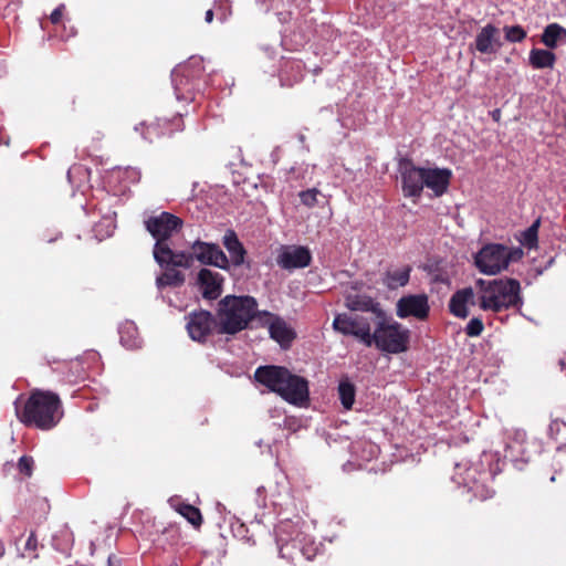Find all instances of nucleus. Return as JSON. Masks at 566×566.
<instances>
[{
  "label": "nucleus",
  "mask_w": 566,
  "mask_h": 566,
  "mask_svg": "<svg viewBox=\"0 0 566 566\" xmlns=\"http://www.w3.org/2000/svg\"><path fill=\"white\" fill-rule=\"evenodd\" d=\"M504 464L505 460H501L497 452L484 451L476 463H455L452 481L467 489L473 497L484 501L494 493L486 483L502 471Z\"/></svg>",
  "instance_id": "nucleus-1"
},
{
  "label": "nucleus",
  "mask_w": 566,
  "mask_h": 566,
  "mask_svg": "<svg viewBox=\"0 0 566 566\" xmlns=\"http://www.w3.org/2000/svg\"><path fill=\"white\" fill-rule=\"evenodd\" d=\"M304 528L305 524L297 515L277 523L274 533L281 558L295 562L298 557H304L312 560L318 554L322 544L316 543Z\"/></svg>",
  "instance_id": "nucleus-2"
},
{
  "label": "nucleus",
  "mask_w": 566,
  "mask_h": 566,
  "mask_svg": "<svg viewBox=\"0 0 566 566\" xmlns=\"http://www.w3.org/2000/svg\"><path fill=\"white\" fill-rule=\"evenodd\" d=\"M475 291L479 306L483 311L499 313L509 308L521 310L523 304L521 284L515 279H478Z\"/></svg>",
  "instance_id": "nucleus-3"
},
{
  "label": "nucleus",
  "mask_w": 566,
  "mask_h": 566,
  "mask_svg": "<svg viewBox=\"0 0 566 566\" xmlns=\"http://www.w3.org/2000/svg\"><path fill=\"white\" fill-rule=\"evenodd\" d=\"M258 382L279 394L287 402L302 406L308 400V382L280 366H260L254 373Z\"/></svg>",
  "instance_id": "nucleus-4"
},
{
  "label": "nucleus",
  "mask_w": 566,
  "mask_h": 566,
  "mask_svg": "<svg viewBox=\"0 0 566 566\" xmlns=\"http://www.w3.org/2000/svg\"><path fill=\"white\" fill-rule=\"evenodd\" d=\"M17 415L25 424H33L42 430L54 428L62 418L61 401L57 395L35 390L21 410L15 402Z\"/></svg>",
  "instance_id": "nucleus-5"
},
{
  "label": "nucleus",
  "mask_w": 566,
  "mask_h": 566,
  "mask_svg": "<svg viewBox=\"0 0 566 566\" xmlns=\"http://www.w3.org/2000/svg\"><path fill=\"white\" fill-rule=\"evenodd\" d=\"M258 303L252 296L227 295L219 302L218 331L221 334L234 335L244 328L258 315Z\"/></svg>",
  "instance_id": "nucleus-6"
},
{
  "label": "nucleus",
  "mask_w": 566,
  "mask_h": 566,
  "mask_svg": "<svg viewBox=\"0 0 566 566\" xmlns=\"http://www.w3.org/2000/svg\"><path fill=\"white\" fill-rule=\"evenodd\" d=\"M145 227L156 240L154 247L155 261L160 268H168L177 251L172 250L167 241L182 227V220L164 211L145 220Z\"/></svg>",
  "instance_id": "nucleus-7"
},
{
  "label": "nucleus",
  "mask_w": 566,
  "mask_h": 566,
  "mask_svg": "<svg viewBox=\"0 0 566 566\" xmlns=\"http://www.w3.org/2000/svg\"><path fill=\"white\" fill-rule=\"evenodd\" d=\"M195 261L203 265H211L222 270L230 269L229 258L217 243L196 240L190 251H177L169 266L190 269Z\"/></svg>",
  "instance_id": "nucleus-8"
},
{
  "label": "nucleus",
  "mask_w": 566,
  "mask_h": 566,
  "mask_svg": "<svg viewBox=\"0 0 566 566\" xmlns=\"http://www.w3.org/2000/svg\"><path fill=\"white\" fill-rule=\"evenodd\" d=\"M523 256L521 248H512L502 243H486L473 255L475 268L485 275H496L506 270L511 262Z\"/></svg>",
  "instance_id": "nucleus-9"
},
{
  "label": "nucleus",
  "mask_w": 566,
  "mask_h": 566,
  "mask_svg": "<svg viewBox=\"0 0 566 566\" xmlns=\"http://www.w3.org/2000/svg\"><path fill=\"white\" fill-rule=\"evenodd\" d=\"M410 331L392 318H378L371 332L370 346L375 345L381 353L401 354L408 350Z\"/></svg>",
  "instance_id": "nucleus-10"
},
{
  "label": "nucleus",
  "mask_w": 566,
  "mask_h": 566,
  "mask_svg": "<svg viewBox=\"0 0 566 566\" xmlns=\"http://www.w3.org/2000/svg\"><path fill=\"white\" fill-rule=\"evenodd\" d=\"M203 60L191 56L186 63L179 64L171 72V83L178 101L191 102L199 91V75L205 71Z\"/></svg>",
  "instance_id": "nucleus-11"
},
{
  "label": "nucleus",
  "mask_w": 566,
  "mask_h": 566,
  "mask_svg": "<svg viewBox=\"0 0 566 566\" xmlns=\"http://www.w3.org/2000/svg\"><path fill=\"white\" fill-rule=\"evenodd\" d=\"M332 326L335 332L344 336H352L366 347H370L371 324L368 317L340 313L334 317Z\"/></svg>",
  "instance_id": "nucleus-12"
},
{
  "label": "nucleus",
  "mask_w": 566,
  "mask_h": 566,
  "mask_svg": "<svg viewBox=\"0 0 566 566\" xmlns=\"http://www.w3.org/2000/svg\"><path fill=\"white\" fill-rule=\"evenodd\" d=\"M401 179V190L405 197L416 203L422 195L424 184V167H418L411 159L402 158L398 163Z\"/></svg>",
  "instance_id": "nucleus-13"
},
{
  "label": "nucleus",
  "mask_w": 566,
  "mask_h": 566,
  "mask_svg": "<svg viewBox=\"0 0 566 566\" xmlns=\"http://www.w3.org/2000/svg\"><path fill=\"white\" fill-rule=\"evenodd\" d=\"M430 314L429 297L426 293L406 294L396 303V315L401 319L426 321Z\"/></svg>",
  "instance_id": "nucleus-14"
},
{
  "label": "nucleus",
  "mask_w": 566,
  "mask_h": 566,
  "mask_svg": "<svg viewBox=\"0 0 566 566\" xmlns=\"http://www.w3.org/2000/svg\"><path fill=\"white\" fill-rule=\"evenodd\" d=\"M259 321L262 325L268 326L270 337L282 348H289L296 337L294 329L277 315L263 311L259 313Z\"/></svg>",
  "instance_id": "nucleus-15"
},
{
  "label": "nucleus",
  "mask_w": 566,
  "mask_h": 566,
  "mask_svg": "<svg viewBox=\"0 0 566 566\" xmlns=\"http://www.w3.org/2000/svg\"><path fill=\"white\" fill-rule=\"evenodd\" d=\"M312 262V253L304 245H282L276 256V264L286 271L307 268Z\"/></svg>",
  "instance_id": "nucleus-16"
},
{
  "label": "nucleus",
  "mask_w": 566,
  "mask_h": 566,
  "mask_svg": "<svg viewBox=\"0 0 566 566\" xmlns=\"http://www.w3.org/2000/svg\"><path fill=\"white\" fill-rule=\"evenodd\" d=\"M502 44L500 29L492 23H488L479 30L474 42L470 45V50L492 55L499 52Z\"/></svg>",
  "instance_id": "nucleus-17"
},
{
  "label": "nucleus",
  "mask_w": 566,
  "mask_h": 566,
  "mask_svg": "<svg viewBox=\"0 0 566 566\" xmlns=\"http://www.w3.org/2000/svg\"><path fill=\"white\" fill-rule=\"evenodd\" d=\"M224 277L217 271L202 268L197 273L196 284L203 298L213 301L223 292Z\"/></svg>",
  "instance_id": "nucleus-18"
},
{
  "label": "nucleus",
  "mask_w": 566,
  "mask_h": 566,
  "mask_svg": "<svg viewBox=\"0 0 566 566\" xmlns=\"http://www.w3.org/2000/svg\"><path fill=\"white\" fill-rule=\"evenodd\" d=\"M216 326L217 322L212 314L208 311H200L189 315L187 331L193 340L203 342Z\"/></svg>",
  "instance_id": "nucleus-19"
},
{
  "label": "nucleus",
  "mask_w": 566,
  "mask_h": 566,
  "mask_svg": "<svg viewBox=\"0 0 566 566\" xmlns=\"http://www.w3.org/2000/svg\"><path fill=\"white\" fill-rule=\"evenodd\" d=\"M526 432L516 429L509 436V441L505 447L504 459H509L515 468L522 469L520 464L528 461V453L526 450Z\"/></svg>",
  "instance_id": "nucleus-20"
},
{
  "label": "nucleus",
  "mask_w": 566,
  "mask_h": 566,
  "mask_svg": "<svg viewBox=\"0 0 566 566\" xmlns=\"http://www.w3.org/2000/svg\"><path fill=\"white\" fill-rule=\"evenodd\" d=\"M451 178L452 171L449 168H424V188L431 190L434 197H441L447 192Z\"/></svg>",
  "instance_id": "nucleus-21"
},
{
  "label": "nucleus",
  "mask_w": 566,
  "mask_h": 566,
  "mask_svg": "<svg viewBox=\"0 0 566 566\" xmlns=\"http://www.w3.org/2000/svg\"><path fill=\"white\" fill-rule=\"evenodd\" d=\"M478 302L475 287H464L452 294L449 301L450 313L458 318H467L470 314L469 306Z\"/></svg>",
  "instance_id": "nucleus-22"
},
{
  "label": "nucleus",
  "mask_w": 566,
  "mask_h": 566,
  "mask_svg": "<svg viewBox=\"0 0 566 566\" xmlns=\"http://www.w3.org/2000/svg\"><path fill=\"white\" fill-rule=\"evenodd\" d=\"M345 305L352 312L373 313L377 318H385V311L380 303L366 294H347Z\"/></svg>",
  "instance_id": "nucleus-23"
},
{
  "label": "nucleus",
  "mask_w": 566,
  "mask_h": 566,
  "mask_svg": "<svg viewBox=\"0 0 566 566\" xmlns=\"http://www.w3.org/2000/svg\"><path fill=\"white\" fill-rule=\"evenodd\" d=\"M222 243L229 252L230 265L235 268L243 265L245 262L247 250L240 242L237 233L231 229L227 230L223 235Z\"/></svg>",
  "instance_id": "nucleus-24"
},
{
  "label": "nucleus",
  "mask_w": 566,
  "mask_h": 566,
  "mask_svg": "<svg viewBox=\"0 0 566 566\" xmlns=\"http://www.w3.org/2000/svg\"><path fill=\"white\" fill-rule=\"evenodd\" d=\"M411 268L405 265L396 269H388L382 276V284L389 290L403 287L409 283Z\"/></svg>",
  "instance_id": "nucleus-25"
},
{
  "label": "nucleus",
  "mask_w": 566,
  "mask_h": 566,
  "mask_svg": "<svg viewBox=\"0 0 566 566\" xmlns=\"http://www.w3.org/2000/svg\"><path fill=\"white\" fill-rule=\"evenodd\" d=\"M541 41L548 49H555L560 44H566V29L558 23H549L545 27L541 35Z\"/></svg>",
  "instance_id": "nucleus-26"
},
{
  "label": "nucleus",
  "mask_w": 566,
  "mask_h": 566,
  "mask_svg": "<svg viewBox=\"0 0 566 566\" xmlns=\"http://www.w3.org/2000/svg\"><path fill=\"white\" fill-rule=\"evenodd\" d=\"M120 344L127 349L140 347L142 339L136 324L133 321H126L118 327Z\"/></svg>",
  "instance_id": "nucleus-27"
},
{
  "label": "nucleus",
  "mask_w": 566,
  "mask_h": 566,
  "mask_svg": "<svg viewBox=\"0 0 566 566\" xmlns=\"http://www.w3.org/2000/svg\"><path fill=\"white\" fill-rule=\"evenodd\" d=\"M171 507H174L180 515H182L190 524L198 527L202 523V516L196 506L182 503L178 497L169 500Z\"/></svg>",
  "instance_id": "nucleus-28"
},
{
  "label": "nucleus",
  "mask_w": 566,
  "mask_h": 566,
  "mask_svg": "<svg viewBox=\"0 0 566 566\" xmlns=\"http://www.w3.org/2000/svg\"><path fill=\"white\" fill-rule=\"evenodd\" d=\"M528 60L536 70L552 69L556 62V55L549 50L532 49Z\"/></svg>",
  "instance_id": "nucleus-29"
},
{
  "label": "nucleus",
  "mask_w": 566,
  "mask_h": 566,
  "mask_svg": "<svg viewBox=\"0 0 566 566\" xmlns=\"http://www.w3.org/2000/svg\"><path fill=\"white\" fill-rule=\"evenodd\" d=\"M337 391L338 399L343 408L346 410H350L353 408L356 397L355 385L348 378H344L339 381Z\"/></svg>",
  "instance_id": "nucleus-30"
},
{
  "label": "nucleus",
  "mask_w": 566,
  "mask_h": 566,
  "mask_svg": "<svg viewBox=\"0 0 566 566\" xmlns=\"http://www.w3.org/2000/svg\"><path fill=\"white\" fill-rule=\"evenodd\" d=\"M74 543L73 534L67 530H61L52 537V546L62 554H69Z\"/></svg>",
  "instance_id": "nucleus-31"
},
{
  "label": "nucleus",
  "mask_w": 566,
  "mask_h": 566,
  "mask_svg": "<svg viewBox=\"0 0 566 566\" xmlns=\"http://www.w3.org/2000/svg\"><path fill=\"white\" fill-rule=\"evenodd\" d=\"M185 282V275L177 270H168L156 280V285L160 290L165 286H180Z\"/></svg>",
  "instance_id": "nucleus-32"
},
{
  "label": "nucleus",
  "mask_w": 566,
  "mask_h": 566,
  "mask_svg": "<svg viewBox=\"0 0 566 566\" xmlns=\"http://www.w3.org/2000/svg\"><path fill=\"white\" fill-rule=\"evenodd\" d=\"M301 203L306 208H314L319 202V197H323L322 192L317 188H311L303 190L298 193Z\"/></svg>",
  "instance_id": "nucleus-33"
},
{
  "label": "nucleus",
  "mask_w": 566,
  "mask_h": 566,
  "mask_svg": "<svg viewBox=\"0 0 566 566\" xmlns=\"http://www.w3.org/2000/svg\"><path fill=\"white\" fill-rule=\"evenodd\" d=\"M505 40L511 43H520L526 36V31L521 25H505L503 28Z\"/></svg>",
  "instance_id": "nucleus-34"
},
{
  "label": "nucleus",
  "mask_w": 566,
  "mask_h": 566,
  "mask_svg": "<svg viewBox=\"0 0 566 566\" xmlns=\"http://www.w3.org/2000/svg\"><path fill=\"white\" fill-rule=\"evenodd\" d=\"M551 438L560 443H566V422L553 420L548 427Z\"/></svg>",
  "instance_id": "nucleus-35"
},
{
  "label": "nucleus",
  "mask_w": 566,
  "mask_h": 566,
  "mask_svg": "<svg viewBox=\"0 0 566 566\" xmlns=\"http://www.w3.org/2000/svg\"><path fill=\"white\" fill-rule=\"evenodd\" d=\"M538 227H539V219L533 222L531 227H528L524 233H523V240L522 243L527 247L528 249H532L537 243V233H538Z\"/></svg>",
  "instance_id": "nucleus-36"
},
{
  "label": "nucleus",
  "mask_w": 566,
  "mask_h": 566,
  "mask_svg": "<svg viewBox=\"0 0 566 566\" xmlns=\"http://www.w3.org/2000/svg\"><path fill=\"white\" fill-rule=\"evenodd\" d=\"M484 325L481 318L473 317L469 321L465 327V334L470 337L480 336L483 332Z\"/></svg>",
  "instance_id": "nucleus-37"
},
{
  "label": "nucleus",
  "mask_w": 566,
  "mask_h": 566,
  "mask_svg": "<svg viewBox=\"0 0 566 566\" xmlns=\"http://www.w3.org/2000/svg\"><path fill=\"white\" fill-rule=\"evenodd\" d=\"M34 460L30 455H22L18 461V470L25 476H31L33 472Z\"/></svg>",
  "instance_id": "nucleus-38"
},
{
  "label": "nucleus",
  "mask_w": 566,
  "mask_h": 566,
  "mask_svg": "<svg viewBox=\"0 0 566 566\" xmlns=\"http://www.w3.org/2000/svg\"><path fill=\"white\" fill-rule=\"evenodd\" d=\"M87 175L88 170L81 165H74L67 170V179L71 184H73L75 176L86 177Z\"/></svg>",
  "instance_id": "nucleus-39"
},
{
  "label": "nucleus",
  "mask_w": 566,
  "mask_h": 566,
  "mask_svg": "<svg viewBox=\"0 0 566 566\" xmlns=\"http://www.w3.org/2000/svg\"><path fill=\"white\" fill-rule=\"evenodd\" d=\"M285 69H291L295 71L297 74L295 75L294 82H297L302 78V63L300 61H286L284 63Z\"/></svg>",
  "instance_id": "nucleus-40"
},
{
  "label": "nucleus",
  "mask_w": 566,
  "mask_h": 566,
  "mask_svg": "<svg viewBox=\"0 0 566 566\" xmlns=\"http://www.w3.org/2000/svg\"><path fill=\"white\" fill-rule=\"evenodd\" d=\"M124 178L130 182H138L140 180V171L137 168L127 167L123 171Z\"/></svg>",
  "instance_id": "nucleus-41"
},
{
  "label": "nucleus",
  "mask_w": 566,
  "mask_h": 566,
  "mask_svg": "<svg viewBox=\"0 0 566 566\" xmlns=\"http://www.w3.org/2000/svg\"><path fill=\"white\" fill-rule=\"evenodd\" d=\"M64 9L65 6L60 4L57 8L53 10V12L50 15V20L53 24H59L62 21Z\"/></svg>",
  "instance_id": "nucleus-42"
},
{
  "label": "nucleus",
  "mask_w": 566,
  "mask_h": 566,
  "mask_svg": "<svg viewBox=\"0 0 566 566\" xmlns=\"http://www.w3.org/2000/svg\"><path fill=\"white\" fill-rule=\"evenodd\" d=\"M255 503L259 507H265L266 505L265 489L263 486L256 489Z\"/></svg>",
  "instance_id": "nucleus-43"
},
{
  "label": "nucleus",
  "mask_w": 566,
  "mask_h": 566,
  "mask_svg": "<svg viewBox=\"0 0 566 566\" xmlns=\"http://www.w3.org/2000/svg\"><path fill=\"white\" fill-rule=\"evenodd\" d=\"M154 136H159V133L157 132V129L154 126H148L146 128V132L143 133L144 139L150 142V143L154 140Z\"/></svg>",
  "instance_id": "nucleus-44"
},
{
  "label": "nucleus",
  "mask_w": 566,
  "mask_h": 566,
  "mask_svg": "<svg viewBox=\"0 0 566 566\" xmlns=\"http://www.w3.org/2000/svg\"><path fill=\"white\" fill-rule=\"evenodd\" d=\"M36 547V538L34 534H31L25 542V549L33 551Z\"/></svg>",
  "instance_id": "nucleus-45"
},
{
  "label": "nucleus",
  "mask_w": 566,
  "mask_h": 566,
  "mask_svg": "<svg viewBox=\"0 0 566 566\" xmlns=\"http://www.w3.org/2000/svg\"><path fill=\"white\" fill-rule=\"evenodd\" d=\"M292 1L295 3V6L297 8H300L301 10H305L307 8V2L310 0H292Z\"/></svg>",
  "instance_id": "nucleus-46"
},
{
  "label": "nucleus",
  "mask_w": 566,
  "mask_h": 566,
  "mask_svg": "<svg viewBox=\"0 0 566 566\" xmlns=\"http://www.w3.org/2000/svg\"><path fill=\"white\" fill-rule=\"evenodd\" d=\"M205 20L207 23H210L213 20V11L211 9L206 12Z\"/></svg>",
  "instance_id": "nucleus-47"
},
{
  "label": "nucleus",
  "mask_w": 566,
  "mask_h": 566,
  "mask_svg": "<svg viewBox=\"0 0 566 566\" xmlns=\"http://www.w3.org/2000/svg\"><path fill=\"white\" fill-rule=\"evenodd\" d=\"M281 83H282V85H289V86L293 85V82L285 78L284 74L281 75Z\"/></svg>",
  "instance_id": "nucleus-48"
},
{
  "label": "nucleus",
  "mask_w": 566,
  "mask_h": 566,
  "mask_svg": "<svg viewBox=\"0 0 566 566\" xmlns=\"http://www.w3.org/2000/svg\"><path fill=\"white\" fill-rule=\"evenodd\" d=\"M220 9L222 10V13H221L220 19L223 21V20H226V18H227V12H226V11H227V8H223V6L221 4V6H220Z\"/></svg>",
  "instance_id": "nucleus-49"
},
{
  "label": "nucleus",
  "mask_w": 566,
  "mask_h": 566,
  "mask_svg": "<svg viewBox=\"0 0 566 566\" xmlns=\"http://www.w3.org/2000/svg\"><path fill=\"white\" fill-rule=\"evenodd\" d=\"M369 449H370V454L374 455V454H376L378 448L375 444H369Z\"/></svg>",
  "instance_id": "nucleus-50"
},
{
  "label": "nucleus",
  "mask_w": 566,
  "mask_h": 566,
  "mask_svg": "<svg viewBox=\"0 0 566 566\" xmlns=\"http://www.w3.org/2000/svg\"><path fill=\"white\" fill-rule=\"evenodd\" d=\"M262 517H263V514L262 515L255 514V520L258 521V523L262 522Z\"/></svg>",
  "instance_id": "nucleus-51"
},
{
  "label": "nucleus",
  "mask_w": 566,
  "mask_h": 566,
  "mask_svg": "<svg viewBox=\"0 0 566 566\" xmlns=\"http://www.w3.org/2000/svg\"><path fill=\"white\" fill-rule=\"evenodd\" d=\"M4 553V548H3V545L0 543V557L3 555Z\"/></svg>",
  "instance_id": "nucleus-52"
},
{
  "label": "nucleus",
  "mask_w": 566,
  "mask_h": 566,
  "mask_svg": "<svg viewBox=\"0 0 566 566\" xmlns=\"http://www.w3.org/2000/svg\"><path fill=\"white\" fill-rule=\"evenodd\" d=\"M74 34H75V30H74V28H73V27H71V32H70V34L67 35V38H69V36L74 35Z\"/></svg>",
  "instance_id": "nucleus-53"
},
{
  "label": "nucleus",
  "mask_w": 566,
  "mask_h": 566,
  "mask_svg": "<svg viewBox=\"0 0 566 566\" xmlns=\"http://www.w3.org/2000/svg\"><path fill=\"white\" fill-rule=\"evenodd\" d=\"M560 366H562V369H564V366H565V361L564 360H560L559 361Z\"/></svg>",
  "instance_id": "nucleus-54"
},
{
  "label": "nucleus",
  "mask_w": 566,
  "mask_h": 566,
  "mask_svg": "<svg viewBox=\"0 0 566 566\" xmlns=\"http://www.w3.org/2000/svg\"><path fill=\"white\" fill-rule=\"evenodd\" d=\"M217 507H218V509H221V507H222V509H224V506H223L221 503H218V504H217Z\"/></svg>",
  "instance_id": "nucleus-55"
},
{
  "label": "nucleus",
  "mask_w": 566,
  "mask_h": 566,
  "mask_svg": "<svg viewBox=\"0 0 566 566\" xmlns=\"http://www.w3.org/2000/svg\"><path fill=\"white\" fill-rule=\"evenodd\" d=\"M551 481L554 482L555 481V475H552L551 476Z\"/></svg>",
  "instance_id": "nucleus-56"
}]
</instances>
